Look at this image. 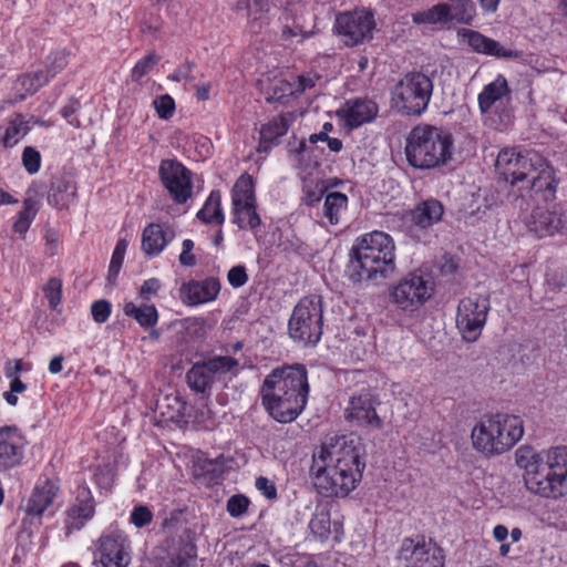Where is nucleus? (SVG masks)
<instances>
[{"instance_id": "obj_1", "label": "nucleus", "mask_w": 567, "mask_h": 567, "mask_svg": "<svg viewBox=\"0 0 567 567\" xmlns=\"http://www.w3.org/2000/svg\"><path fill=\"white\" fill-rule=\"evenodd\" d=\"M357 436H333L312 455L310 474L318 493L324 497H344L362 477L365 462Z\"/></svg>"}, {"instance_id": "obj_2", "label": "nucleus", "mask_w": 567, "mask_h": 567, "mask_svg": "<svg viewBox=\"0 0 567 567\" xmlns=\"http://www.w3.org/2000/svg\"><path fill=\"white\" fill-rule=\"evenodd\" d=\"M308 394V374L302 364L274 369L260 389L265 410L279 423L295 421L305 410Z\"/></svg>"}, {"instance_id": "obj_3", "label": "nucleus", "mask_w": 567, "mask_h": 567, "mask_svg": "<svg viewBox=\"0 0 567 567\" xmlns=\"http://www.w3.org/2000/svg\"><path fill=\"white\" fill-rule=\"evenodd\" d=\"M394 271L395 245L390 235L375 230L357 240L348 266L353 282L385 279Z\"/></svg>"}, {"instance_id": "obj_4", "label": "nucleus", "mask_w": 567, "mask_h": 567, "mask_svg": "<svg viewBox=\"0 0 567 567\" xmlns=\"http://www.w3.org/2000/svg\"><path fill=\"white\" fill-rule=\"evenodd\" d=\"M452 134L437 126L419 124L409 133L405 142L408 163L417 169H431L445 165L452 158Z\"/></svg>"}, {"instance_id": "obj_5", "label": "nucleus", "mask_w": 567, "mask_h": 567, "mask_svg": "<svg viewBox=\"0 0 567 567\" xmlns=\"http://www.w3.org/2000/svg\"><path fill=\"white\" fill-rule=\"evenodd\" d=\"M523 434L519 416L505 413L484 415L472 430L473 446L486 456L501 455L509 451Z\"/></svg>"}, {"instance_id": "obj_6", "label": "nucleus", "mask_w": 567, "mask_h": 567, "mask_svg": "<svg viewBox=\"0 0 567 567\" xmlns=\"http://www.w3.org/2000/svg\"><path fill=\"white\" fill-rule=\"evenodd\" d=\"M528 491L543 497L557 498L567 493V446L547 451L532 474L524 475Z\"/></svg>"}, {"instance_id": "obj_7", "label": "nucleus", "mask_w": 567, "mask_h": 567, "mask_svg": "<svg viewBox=\"0 0 567 567\" xmlns=\"http://www.w3.org/2000/svg\"><path fill=\"white\" fill-rule=\"evenodd\" d=\"M432 94L430 76L422 72H409L391 91L392 107L402 115L420 116L426 111Z\"/></svg>"}, {"instance_id": "obj_8", "label": "nucleus", "mask_w": 567, "mask_h": 567, "mask_svg": "<svg viewBox=\"0 0 567 567\" xmlns=\"http://www.w3.org/2000/svg\"><path fill=\"white\" fill-rule=\"evenodd\" d=\"M323 330V303L320 296L303 297L295 306L288 322V334L302 346H316Z\"/></svg>"}, {"instance_id": "obj_9", "label": "nucleus", "mask_w": 567, "mask_h": 567, "mask_svg": "<svg viewBox=\"0 0 567 567\" xmlns=\"http://www.w3.org/2000/svg\"><path fill=\"white\" fill-rule=\"evenodd\" d=\"M435 292V282L431 274L415 270L405 275L390 290V300L404 312L419 310Z\"/></svg>"}, {"instance_id": "obj_10", "label": "nucleus", "mask_w": 567, "mask_h": 567, "mask_svg": "<svg viewBox=\"0 0 567 567\" xmlns=\"http://www.w3.org/2000/svg\"><path fill=\"white\" fill-rule=\"evenodd\" d=\"M543 157L535 151H516V148L502 150L496 158V168L499 176L512 186L524 185Z\"/></svg>"}, {"instance_id": "obj_11", "label": "nucleus", "mask_w": 567, "mask_h": 567, "mask_svg": "<svg viewBox=\"0 0 567 567\" xmlns=\"http://www.w3.org/2000/svg\"><path fill=\"white\" fill-rule=\"evenodd\" d=\"M488 310V296L473 295L458 302L456 327L464 341L474 342L480 338L486 323Z\"/></svg>"}, {"instance_id": "obj_12", "label": "nucleus", "mask_w": 567, "mask_h": 567, "mask_svg": "<svg viewBox=\"0 0 567 567\" xmlns=\"http://www.w3.org/2000/svg\"><path fill=\"white\" fill-rule=\"evenodd\" d=\"M375 28L373 14L365 10L347 11L337 16L334 30L348 47L358 45L372 38Z\"/></svg>"}, {"instance_id": "obj_13", "label": "nucleus", "mask_w": 567, "mask_h": 567, "mask_svg": "<svg viewBox=\"0 0 567 567\" xmlns=\"http://www.w3.org/2000/svg\"><path fill=\"white\" fill-rule=\"evenodd\" d=\"M399 558L406 567H443L442 549L423 537L405 538L399 551Z\"/></svg>"}, {"instance_id": "obj_14", "label": "nucleus", "mask_w": 567, "mask_h": 567, "mask_svg": "<svg viewBox=\"0 0 567 567\" xmlns=\"http://www.w3.org/2000/svg\"><path fill=\"white\" fill-rule=\"evenodd\" d=\"M158 174L172 198L178 204L186 203L193 189L190 172L175 159H163Z\"/></svg>"}, {"instance_id": "obj_15", "label": "nucleus", "mask_w": 567, "mask_h": 567, "mask_svg": "<svg viewBox=\"0 0 567 567\" xmlns=\"http://www.w3.org/2000/svg\"><path fill=\"white\" fill-rule=\"evenodd\" d=\"M130 544L120 530L103 534L99 539V560L103 567H127Z\"/></svg>"}, {"instance_id": "obj_16", "label": "nucleus", "mask_w": 567, "mask_h": 567, "mask_svg": "<svg viewBox=\"0 0 567 567\" xmlns=\"http://www.w3.org/2000/svg\"><path fill=\"white\" fill-rule=\"evenodd\" d=\"M375 398L369 390H361L349 400L346 419L357 425L382 426V421L375 412Z\"/></svg>"}, {"instance_id": "obj_17", "label": "nucleus", "mask_w": 567, "mask_h": 567, "mask_svg": "<svg viewBox=\"0 0 567 567\" xmlns=\"http://www.w3.org/2000/svg\"><path fill=\"white\" fill-rule=\"evenodd\" d=\"M94 512V499L90 488L85 485L79 486L75 502L68 509L65 535L69 536L74 530H80L93 517Z\"/></svg>"}, {"instance_id": "obj_18", "label": "nucleus", "mask_w": 567, "mask_h": 567, "mask_svg": "<svg viewBox=\"0 0 567 567\" xmlns=\"http://www.w3.org/2000/svg\"><path fill=\"white\" fill-rule=\"evenodd\" d=\"M558 185L555 168L543 157V163L537 165L535 173L519 186V189H530L540 195L544 202H553L556 199Z\"/></svg>"}, {"instance_id": "obj_19", "label": "nucleus", "mask_w": 567, "mask_h": 567, "mask_svg": "<svg viewBox=\"0 0 567 567\" xmlns=\"http://www.w3.org/2000/svg\"><path fill=\"white\" fill-rule=\"evenodd\" d=\"M220 291V282L217 278L209 277L203 281L190 280L183 284L179 293L184 303L197 306L213 301Z\"/></svg>"}, {"instance_id": "obj_20", "label": "nucleus", "mask_w": 567, "mask_h": 567, "mask_svg": "<svg viewBox=\"0 0 567 567\" xmlns=\"http://www.w3.org/2000/svg\"><path fill=\"white\" fill-rule=\"evenodd\" d=\"M378 112L379 107L372 100L353 99L347 101L338 113L344 118L346 125L352 130L373 121Z\"/></svg>"}, {"instance_id": "obj_21", "label": "nucleus", "mask_w": 567, "mask_h": 567, "mask_svg": "<svg viewBox=\"0 0 567 567\" xmlns=\"http://www.w3.org/2000/svg\"><path fill=\"white\" fill-rule=\"evenodd\" d=\"M458 34L463 39H466L467 44L477 53L506 59H516L519 56L518 51L505 49L499 42L477 31L461 29Z\"/></svg>"}, {"instance_id": "obj_22", "label": "nucleus", "mask_w": 567, "mask_h": 567, "mask_svg": "<svg viewBox=\"0 0 567 567\" xmlns=\"http://www.w3.org/2000/svg\"><path fill=\"white\" fill-rule=\"evenodd\" d=\"M174 237L175 231L169 225L152 223L142 233V250L146 256H157Z\"/></svg>"}, {"instance_id": "obj_23", "label": "nucleus", "mask_w": 567, "mask_h": 567, "mask_svg": "<svg viewBox=\"0 0 567 567\" xmlns=\"http://www.w3.org/2000/svg\"><path fill=\"white\" fill-rule=\"evenodd\" d=\"M561 218L557 213L543 207L533 209L526 221L528 230L539 238L553 236L561 228Z\"/></svg>"}, {"instance_id": "obj_24", "label": "nucleus", "mask_w": 567, "mask_h": 567, "mask_svg": "<svg viewBox=\"0 0 567 567\" xmlns=\"http://www.w3.org/2000/svg\"><path fill=\"white\" fill-rule=\"evenodd\" d=\"M10 426L0 427V472L14 468L23 458V446L12 435Z\"/></svg>"}, {"instance_id": "obj_25", "label": "nucleus", "mask_w": 567, "mask_h": 567, "mask_svg": "<svg viewBox=\"0 0 567 567\" xmlns=\"http://www.w3.org/2000/svg\"><path fill=\"white\" fill-rule=\"evenodd\" d=\"M56 492L58 486L50 480L37 484L23 506L25 514L40 517L52 505Z\"/></svg>"}, {"instance_id": "obj_26", "label": "nucleus", "mask_w": 567, "mask_h": 567, "mask_svg": "<svg viewBox=\"0 0 567 567\" xmlns=\"http://www.w3.org/2000/svg\"><path fill=\"white\" fill-rule=\"evenodd\" d=\"M295 115L292 113L280 114L274 117L260 130V141L257 147L258 152H268L278 143V138L284 136L292 124Z\"/></svg>"}, {"instance_id": "obj_27", "label": "nucleus", "mask_w": 567, "mask_h": 567, "mask_svg": "<svg viewBox=\"0 0 567 567\" xmlns=\"http://www.w3.org/2000/svg\"><path fill=\"white\" fill-rule=\"evenodd\" d=\"M76 195L75 183L66 176H53L48 194V203L56 208L68 207Z\"/></svg>"}, {"instance_id": "obj_28", "label": "nucleus", "mask_w": 567, "mask_h": 567, "mask_svg": "<svg viewBox=\"0 0 567 567\" xmlns=\"http://www.w3.org/2000/svg\"><path fill=\"white\" fill-rule=\"evenodd\" d=\"M444 207L441 202L430 198L417 204L411 212V218L415 226L429 228L441 220Z\"/></svg>"}, {"instance_id": "obj_29", "label": "nucleus", "mask_w": 567, "mask_h": 567, "mask_svg": "<svg viewBox=\"0 0 567 567\" xmlns=\"http://www.w3.org/2000/svg\"><path fill=\"white\" fill-rule=\"evenodd\" d=\"M49 82L43 70L20 75L13 83L16 97L12 103L21 102L27 96L34 94Z\"/></svg>"}, {"instance_id": "obj_30", "label": "nucleus", "mask_w": 567, "mask_h": 567, "mask_svg": "<svg viewBox=\"0 0 567 567\" xmlns=\"http://www.w3.org/2000/svg\"><path fill=\"white\" fill-rule=\"evenodd\" d=\"M186 380L189 388L197 392L204 393L215 383L216 377L206 360L195 363L186 373Z\"/></svg>"}, {"instance_id": "obj_31", "label": "nucleus", "mask_w": 567, "mask_h": 567, "mask_svg": "<svg viewBox=\"0 0 567 567\" xmlns=\"http://www.w3.org/2000/svg\"><path fill=\"white\" fill-rule=\"evenodd\" d=\"M507 93V81L503 75H498L495 81L485 85L478 95V106L482 113H487Z\"/></svg>"}, {"instance_id": "obj_32", "label": "nucleus", "mask_w": 567, "mask_h": 567, "mask_svg": "<svg viewBox=\"0 0 567 567\" xmlns=\"http://www.w3.org/2000/svg\"><path fill=\"white\" fill-rule=\"evenodd\" d=\"M348 206V197L340 192L328 193L323 203V216L331 225L339 224Z\"/></svg>"}, {"instance_id": "obj_33", "label": "nucleus", "mask_w": 567, "mask_h": 567, "mask_svg": "<svg viewBox=\"0 0 567 567\" xmlns=\"http://www.w3.org/2000/svg\"><path fill=\"white\" fill-rule=\"evenodd\" d=\"M234 223L240 229H250L255 234L261 225L260 216L256 210V204L233 206Z\"/></svg>"}, {"instance_id": "obj_34", "label": "nucleus", "mask_w": 567, "mask_h": 567, "mask_svg": "<svg viewBox=\"0 0 567 567\" xmlns=\"http://www.w3.org/2000/svg\"><path fill=\"white\" fill-rule=\"evenodd\" d=\"M446 3L450 13L449 23L472 24L476 16L475 3L472 0H450Z\"/></svg>"}, {"instance_id": "obj_35", "label": "nucleus", "mask_w": 567, "mask_h": 567, "mask_svg": "<svg viewBox=\"0 0 567 567\" xmlns=\"http://www.w3.org/2000/svg\"><path fill=\"white\" fill-rule=\"evenodd\" d=\"M221 196L219 190H213L206 199L203 208L197 213V218L206 224H223L225 216L221 209Z\"/></svg>"}, {"instance_id": "obj_36", "label": "nucleus", "mask_w": 567, "mask_h": 567, "mask_svg": "<svg viewBox=\"0 0 567 567\" xmlns=\"http://www.w3.org/2000/svg\"><path fill=\"white\" fill-rule=\"evenodd\" d=\"M231 204L233 206L256 204L254 181L250 175L243 174L236 181L231 189Z\"/></svg>"}, {"instance_id": "obj_37", "label": "nucleus", "mask_w": 567, "mask_h": 567, "mask_svg": "<svg viewBox=\"0 0 567 567\" xmlns=\"http://www.w3.org/2000/svg\"><path fill=\"white\" fill-rule=\"evenodd\" d=\"M123 311L125 316L134 318L144 328L154 327L158 320L157 310L153 305L137 307L134 302L128 301L124 305Z\"/></svg>"}, {"instance_id": "obj_38", "label": "nucleus", "mask_w": 567, "mask_h": 567, "mask_svg": "<svg viewBox=\"0 0 567 567\" xmlns=\"http://www.w3.org/2000/svg\"><path fill=\"white\" fill-rule=\"evenodd\" d=\"M447 3H437L432 8L412 13V21L415 24L449 23Z\"/></svg>"}, {"instance_id": "obj_39", "label": "nucleus", "mask_w": 567, "mask_h": 567, "mask_svg": "<svg viewBox=\"0 0 567 567\" xmlns=\"http://www.w3.org/2000/svg\"><path fill=\"white\" fill-rule=\"evenodd\" d=\"M547 457V451L536 453L530 446L522 445L515 452L516 464L524 470V475L532 474L539 464V460Z\"/></svg>"}, {"instance_id": "obj_40", "label": "nucleus", "mask_w": 567, "mask_h": 567, "mask_svg": "<svg viewBox=\"0 0 567 567\" xmlns=\"http://www.w3.org/2000/svg\"><path fill=\"white\" fill-rule=\"evenodd\" d=\"M31 130L29 121L24 120L22 114H17L16 117L9 123L3 136V145L6 147L14 146L21 137L28 134Z\"/></svg>"}, {"instance_id": "obj_41", "label": "nucleus", "mask_w": 567, "mask_h": 567, "mask_svg": "<svg viewBox=\"0 0 567 567\" xmlns=\"http://www.w3.org/2000/svg\"><path fill=\"white\" fill-rule=\"evenodd\" d=\"M197 557V548L194 544L186 543L177 553L172 554L165 567H194Z\"/></svg>"}, {"instance_id": "obj_42", "label": "nucleus", "mask_w": 567, "mask_h": 567, "mask_svg": "<svg viewBox=\"0 0 567 567\" xmlns=\"http://www.w3.org/2000/svg\"><path fill=\"white\" fill-rule=\"evenodd\" d=\"M309 528L319 539H327L331 532L330 513L326 508L316 511L310 519Z\"/></svg>"}, {"instance_id": "obj_43", "label": "nucleus", "mask_w": 567, "mask_h": 567, "mask_svg": "<svg viewBox=\"0 0 567 567\" xmlns=\"http://www.w3.org/2000/svg\"><path fill=\"white\" fill-rule=\"evenodd\" d=\"M37 212L38 208L35 207V203L31 198L25 199L23 202L22 210L19 212L18 218L13 223V231L23 236L30 228V225L34 219Z\"/></svg>"}, {"instance_id": "obj_44", "label": "nucleus", "mask_w": 567, "mask_h": 567, "mask_svg": "<svg viewBox=\"0 0 567 567\" xmlns=\"http://www.w3.org/2000/svg\"><path fill=\"white\" fill-rule=\"evenodd\" d=\"M282 20V30L281 37L284 40H289L297 35H302L303 38L310 37V32L303 29V25L299 21V18L292 16L290 12H285L281 17Z\"/></svg>"}, {"instance_id": "obj_45", "label": "nucleus", "mask_w": 567, "mask_h": 567, "mask_svg": "<svg viewBox=\"0 0 567 567\" xmlns=\"http://www.w3.org/2000/svg\"><path fill=\"white\" fill-rule=\"evenodd\" d=\"M215 377L238 371L239 362L229 355H215L206 360Z\"/></svg>"}, {"instance_id": "obj_46", "label": "nucleus", "mask_w": 567, "mask_h": 567, "mask_svg": "<svg viewBox=\"0 0 567 567\" xmlns=\"http://www.w3.org/2000/svg\"><path fill=\"white\" fill-rule=\"evenodd\" d=\"M126 248H127L126 239H120L116 243V246H115L114 251L112 254L110 267H109L107 280L110 282H114L116 277L120 274V270H121L122 265H123L124 256H125V252H126Z\"/></svg>"}, {"instance_id": "obj_47", "label": "nucleus", "mask_w": 567, "mask_h": 567, "mask_svg": "<svg viewBox=\"0 0 567 567\" xmlns=\"http://www.w3.org/2000/svg\"><path fill=\"white\" fill-rule=\"evenodd\" d=\"M68 64L65 51H55L45 59L44 76H49V81L60 73Z\"/></svg>"}, {"instance_id": "obj_48", "label": "nucleus", "mask_w": 567, "mask_h": 567, "mask_svg": "<svg viewBox=\"0 0 567 567\" xmlns=\"http://www.w3.org/2000/svg\"><path fill=\"white\" fill-rule=\"evenodd\" d=\"M43 292L50 308L55 310L62 298V281L55 277L50 278L43 288Z\"/></svg>"}, {"instance_id": "obj_49", "label": "nucleus", "mask_w": 567, "mask_h": 567, "mask_svg": "<svg viewBox=\"0 0 567 567\" xmlns=\"http://www.w3.org/2000/svg\"><path fill=\"white\" fill-rule=\"evenodd\" d=\"M159 61V58L154 53H148L141 59L132 70L131 78L133 81H140L145 76Z\"/></svg>"}, {"instance_id": "obj_50", "label": "nucleus", "mask_w": 567, "mask_h": 567, "mask_svg": "<svg viewBox=\"0 0 567 567\" xmlns=\"http://www.w3.org/2000/svg\"><path fill=\"white\" fill-rule=\"evenodd\" d=\"M249 504L250 501L247 496L235 494L228 498L226 508L231 517L238 518L247 512Z\"/></svg>"}, {"instance_id": "obj_51", "label": "nucleus", "mask_w": 567, "mask_h": 567, "mask_svg": "<svg viewBox=\"0 0 567 567\" xmlns=\"http://www.w3.org/2000/svg\"><path fill=\"white\" fill-rule=\"evenodd\" d=\"M153 104L159 118L168 120L175 112V102L168 94L158 96Z\"/></svg>"}, {"instance_id": "obj_52", "label": "nucleus", "mask_w": 567, "mask_h": 567, "mask_svg": "<svg viewBox=\"0 0 567 567\" xmlns=\"http://www.w3.org/2000/svg\"><path fill=\"white\" fill-rule=\"evenodd\" d=\"M22 163L29 174H35L40 169L41 155L35 148L27 146L22 153Z\"/></svg>"}, {"instance_id": "obj_53", "label": "nucleus", "mask_w": 567, "mask_h": 567, "mask_svg": "<svg viewBox=\"0 0 567 567\" xmlns=\"http://www.w3.org/2000/svg\"><path fill=\"white\" fill-rule=\"evenodd\" d=\"M153 519V513L146 505H137L131 512V523L137 528L147 526Z\"/></svg>"}, {"instance_id": "obj_54", "label": "nucleus", "mask_w": 567, "mask_h": 567, "mask_svg": "<svg viewBox=\"0 0 567 567\" xmlns=\"http://www.w3.org/2000/svg\"><path fill=\"white\" fill-rule=\"evenodd\" d=\"M111 310L112 305L105 299L96 300L91 306V315L97 323H104L109 319Z\"/></svg>"}, {"instance_id": "obj_55", "label": "nucleus", "mask_w": 567, "mask_h": 567, "mask_svg": "<svg viewBox=\"0 0 567 567\" xmlns=\"http://www.w3.org/2000/svg\"><path fill=\"white\" fill-rule=\"evenodd\" d=\"M318 76H310V75H299L297 76L292 83H289V94L290 95H300L302 94L307 89H311L315 86L316 80H318Z\"/></svg>"}, {"instance_id": "obj_56", "label": "nucleus", "mask_w": 567, "mask_h": 567, "mask_svg": "<svg viewBox=\"0 0 567 567\" xmlns=\"http://www.w3.org/2000/svg\"><path fill=\"white\" fill-rule=\"evenodd\" d=\"M81 109V103L76 99H70L69 102L61 109V115L68 123L74 127H80V121L74 114Z\"/></svg>"}, {"instance_id": "obj_57", "label": "nucleus", "mask_w": 567, "mask_h": 567, "mask_svg": "<svg viewBox=\"0 0 567 567\" xmlns=\"http://www.w3.org/2000/svg\"><path fill=\"white\" fill-rule=\"evenodd\" d=\"M228 282L234 288H240L248 281V275L245 266H235L230 268L227 275Z\"/></svg>"}, {"instance_id": "obj_58", "label": "nucleus", "mask_w": 567, "mask_h": 567, "mask_svg": "<svg viewBox=\"0 0 567 567\" xmlns=\"http://www.w3.org/2000/svg\"><path fill=\"white\" fill-rule=\"evenodd\" d=\"M255 486L267 499L277 498V487L271 480L259 476L256 478Z\"/></svg>"}, {"instance_id": "obj_59", "label": "nucleus", "mask_w": 567, "mask_h": 567, "mask_svg": "<svg viewBox=\"0 0 567 567\" xmlns=\"http://www.w3.org/2000/svg\"><path fill=\"white\" fill-rule=\"evenodd\" d=\"M27 389L25 383H23L19 377H14L10 382V391L3 393V398L8 404L14 406L18 403V396L16 393H22Z\"/></svg>"}, {"instance_id": "obj_60", "label": "nucleus", "mask_w": 567, "mask_h": 567, "mask_svg": "<svg viewBox=\"0 0 567 567\" xmlns=\"http://www.w3.org/2000/svg\"><path fill=\"white\" fill-rule=\"evenodd\" d=\"M194 241L192 239H185L182 244V252L178 260L184 267H193L196 265V257L192 252L194 249Z\"/></svg>"}, {"instance_id": "obj_61", "label": "nucleus", "mask_w": 567, "mask_h": 567, "mask_svg": "<svg viewBox=\"0 0 567 567\" xmlns=\"http://www.w3.org/2000/svg\"><path fill=\"white\" fill-rule=\"evenodd\" d=\"M246 8L249 16H254L257 19V14L269 10V0H247Z\"/></svg>"}, {"instance_id": "obj_62", "label": "nucleus", "mask_w": 567, "mask_h": 567, "mask_svg": "<svg viewBox=\"0 0 567 567\" xmlns=\"http://www.w3.org/2000/svg\"><path fill=\"white\" fill-rule=\"evenodd\" d=\"M161 288V282L156 278L145 280L141 287L140 295L143 299L148 300L152 295H155Z\"/></svg>"}, {"instance_id": "obj_63", "label": "nucleus", "mask_w": 567, "mask_h": 567, "mask_svg": "<svg viewBox=\"0 0 567 567\" xmlns=\"http://www.w3.org/2000/svg\"><path fill=\"white\" fill-rule=\"evenodd\" d=\"M195 68V63L194 62H186L182 68H179L178 70H176L171 76L169 79L173 80V81H182V80H188V81H194L195 78L189 74V71Z\"/></svg>"}, {"instance_id": "obj_64", "label": "nucleus", "mask_w": 567, "mask_h": 567, "mask_svg": "<svg viewBox=\"0 0 567 567\" xmlns=\"http://www.w3.org/2000/svg\"><path fill=\"white\" fill-rule=\"evenodd\" d=\"M212 84L204 83L202 85L196 86V97L198 101H207L209 100V91H210Z\"/></svg>"}]
</instances>
